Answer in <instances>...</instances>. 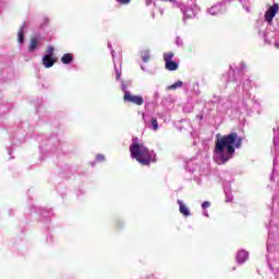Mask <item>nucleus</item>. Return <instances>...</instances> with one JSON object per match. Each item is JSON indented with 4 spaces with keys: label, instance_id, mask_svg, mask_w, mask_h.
I'll return each instance as SVG.
<instances>
[{
    "label": "nucleus",
    "instance_id": "13",
    "mask_svg": "<svg viewBox=\"0 0 279 279\" xmlns=\"http://www.w3.org/2000/svg\"><path fill=\"white\" fill-rule=\"evenodd\" d=\"M247 258H250V253H247V251L240 250L236 253V263H238V265H243V263H245L247 260Z\"/></svg>",
    "mask_w": 279,
    "mask_h": 279
},
{
    "label": "nucleus",
    "instance_id": "17",
    "mask_svg": "<svg viewBox=\"0 0 279 279\" xmlns=\"http://www.w3.org/2000/svg\"><path fill=\"white\" fill-rule=\"evenodd\" d=\"M140 53L143 62L147 63L151 60V51L149 49H143Z\"/></svg>",
    "mask_w": 279,
    "mask_h": 279
},
{
    "label": "nucleus",
    "instance_id": "4",
    "mask_svg": "<svg viewBox=\"0 0 279 279\" xmlns=\"http://www.w3.org/2000/svg\"><path fill=\"white\" fill-rule=\"evenodd\" d=\"M250 88H252V80L246 78L243 83V96L236 105L239 112H247L255 106H258V100H256L255 97H252Z\"/></svg>",
    "mask_w": 279,
    "mask_h": 279
},
{
    "label": "nucleus",
    "instance_id": "11",
    "mask_svg": "<svg viewBox=\"0 0 279 279\" xmlns=\"http://www.w3.org/2000/svg\"><path fill=\"white\" fill-rule=\"evenodd\" d=\"M182 12L185 19H195V16L199 14V7H197V4H194L192 7H187L185 10L182 9Z\"/></svg>",
    "mask_w": 279,
    "mask_h": 279
},
{
    "label": "nucleus",
    "instance_id": "40",
    "mask_svg": "<svg viewBox=\"0 0 279 279\" xmlns=\"http://www.w3.org/2000/svg\"><path fill=\"white\" fill-rule=\"evenodd\" d=\"M266 260H269V257H268V256L266 257Z\"/></svg>",
    "mask_w": 279,
    "mask_h": 279
},
{
    "label": "nucleus",
    "instance_id": "3",
    "mask_svg": "<svg viewBox=\"0 0 279 279\" xmlns=\"http://www.w3.org/2000/svg\"><path fill=\"white\" fill-rule=\"evenodd\" d=\"M131 158L137 160L143 167H149L151 162H156V153L138 142V137H133L130 146Z\"/></svg>",
    "mask_w": 279,
    "mask_h": 279
},
{
    "label": "nucleus",
    "instance_id": "30",
    "mask_svg": "<svg viewBox=\"0 0 279 279\" xmlns=\"http://www.w3.org/2000/svg\"><path fill=\"white\" fill-rule=\"evenodd\" d=\"M153 98H154L155 100L160 99V93H159L158 90H155V92H154V95H153Z\"/></svg>",
    "mask_w": 279,
    "mask_h": 279
},
{
    "label": "nucleus",
    "instance_id": "34",
    "mask_svg": "<svg viewBox=\"0 0 279 279\" xmlns=\"http://www.w3.org/2000/svg\"><path fill=\"white\" fill-rule=\"evenodd\" d=\"M160 15L162 16V14H165V10L163 9H159Z\"/></svg>",
    "mask_w": 279,
    "mask_h": 279
},
{
    "label": "nucleus",
    "instance_id": "2",
    "mask_svg": "<svg viewBox=\"0 0 279 279\" xmlns=\"http://www.w3.org/2000/svg\"><path fill=\"white\" fill-rule=\"evenodd\" d=\"M279 12V4L275 3L267 9L265 12L264 19L265 22L268 24V27L265 33L259 32L263 34L265 43L268 45H272L276 49H279V22L276 20L278 27H274L271 23H274V19Z\"/></svg>",
    "mask_w": 279,
    "mask_h": 279
},
{
    "label": "nucleus",
    "instance_id": "12",
    "mask_svg": "<svg viewBox=\"0 0 279 279\" xmlns=\"http://www.w3.org/2000/svg\"><path fill=\"white\" fill-rule=\"evenodd\" d=\"M108 49H110L111 51V57L113 60V64H114V75H116V80L119 81L121 80V65L118 68L117 66V54H114V50H112V44H108Z\"/></svg>",
    "mask_w": 279,
    "mask_h": 279
},
{
    "label": "nucleus",
    "instance_id": "31",
    "mask_svg": "<svg viewBox=\"0 0 279 279\" xmlns=\"http://www.w3.org/2000/svg\"><path fill=\"white\" fill-rule=\"evenodd\" d=\"M146 5H151L154 3V0H145Z\"/></svg>",
    "mask_w": 279,
    "mask_h": 279
},
{
    "label": "nucleus",
    "instance_id": "27",
    "mask_svg": "<svg viewBox=\"0 0 279 279\" xmlns=\"http://www.w3.org/2000/svg\"><path fill=\"white\" fill-rule=\"evenodd\" d=\"M175 45L177 47H184V40H182L180 37H177Z\"/></svg>",
    "mask_w": 279,
    "mask_h": 279
},
{
    "label": "nucleus",
    "instance_id": "32",
    "mask_svg": "<svg viewBox=\"0 0 279 279\" xmlns=\"http://www.w3.org/2000/svg\"><path fill=\"white\" fill-rule=\"evenodd\" d=\"M226 202H232V195H228V194H227V199H226Z\"/></svg>",
    "mask_w": 279,
    "mask_h": 279
},
{
    "label": "nucleus",
    "instance_id": "25",
    "mask_svg": "<svg viewBox=\"0 0 279 279\" xmlns=\"http://www.w3.org/2000/svg\"><path fill=\"white\" fill-rule=\"evenodd\" d=\"M274 145H279V128L274 129Z\"/></svg>",
    "mask_w": 279,
    "mask_h": 279
},
{
    "label": "nucleus",
    "instance_id": "9",
    "mask_svg": "<svg viewBox=\"0 0 279 279\" xmlns=\"http://www.w3.org/2000/svg\"><path fill=\"white\" fill-rule=\"evenodd\" d=\"M41 46H43V37H40V35H34L31 37L28 51L31 53H34V51H38V49H40Z\"/></svg>",
    "mask_w": 279,
    "mask_h": 279
},
{
    "label": "nucleus",
    "instance_id": "24",
    "mask_svg": "<svg viewBox=\"0 0 279 279\" xmlns=\"http://www.w3.org/2000/svg\"><path fill=\"white\" fill-rule=\"evenodd\" d=\"M197 169H199V166L196 163H187L186 166V171H189L190 173H195Z\"/></svg>",
    "mask_w": 279,
    "mask_h": 279
},
{
    "label": "nucleus",
    "instance_id": "16",
    "mask_svg": "<svg viewBox=\"0 0 279 279\" xmlns=\"http://www.w3.org/2000/svg\"><path fill=\"white\" fill-rule=\"evenodd\" d=\"M25 27H27V24H23L20 28V31L17 32V41L19 45H23V43H25Z\"/></svg>",
    "mask_w": 279,
    "mask_h": 279
},
{
    "label": "nucleus",
    "instance_id": "39",
    "mask_svg": "<svg viewBox=\"0 0 279 279\" xmlns=\"http://www.w3.org/2000/svg\"><path fill=\"white\" fill-rule=\"evenodd\" d=\"M274 165H276V158H275V160H274Z\"/></svg>",
    "mask_w": 279,
    "mask_h": 279
},
{
    "label": "nucleus",
    "instance_id": "15",
    "mask_svg": "<svg viewBox=\"0 0 279 279\" xmlns=\"http://www.w3.org/2000/svg\"><path fill=\"white\" fill-rule=\"evenodd\" d=\"M43 65L45 69H51L56 64V58L53 57H43L41 59Z\"/></svg>",
    "mask_w": 279,
    "mask_h": 279
},
{
    "label": "nucleus",
    "instance_id": "10",
    "mask_svg": "<svg viewBox=\"0 0 279 279\" xmlns=\"http://www.w3.org/2000/svg\"><path fill=\"white\" fill-rule=\"evenodd\" d=\"M226 10V2H219L207 9V14H210V16H218V14H223Z\"/></svg>",
    "mask_w": 279,
    "mask_h": 279
},
{
    "label": "nucleus",
    "instance_id": "21",
    "mask_svg": "<svg viewBox=\"0 0 279 279\" xmlns=\"http://www.w3.org/2000/svg\"><path fill=\"white\" fill-rule=\"evenodd\" d=\"M184 86V82L178 81L174 84L167 87V90H178V88H182Z\"/></svg>",
    "mask_w": 279,
    "mask_h": 279
},
{
    "label": "nucleus",
    "instance_id": "8",
    "mask_svg": "<svg viewBox=\"0 0 279 279\" xmlns=\"http://www.w3.org/2000/svg\"><path fill=\"white\" fill-rule=\"evenodd\" d=\"M123 99L126 104H134V106H143L145 104L143 96L133 95L132 92H126Z\"/></svg>",
    "mask_w": 279,
    "mask_h": 279
},
{
    "label": "nucleus",
    "instance_id": "22",
    "mask_svg": "<svg viewBox=\"0 0 279 279\" xmlns=\"http://www.w3.org/2000/svg\"><path fill=\"white\" fill-rule=\"evenodd\" d=\"M275 246H274V240L271 239V234H269L268 236V241L266 244V250L268 253H271L274 251Z\"/></svg>",
    "mask_w": 279,
    "mask_h": 279
},
{
    "label": "nucleus",
    "instance_id": "18",
    "mask_svg": "<svg viewBox=\"0 0 279 279\" xmlns=\"http://www.w3.org/2000/svg\"><path fill=\"white\" fill-rule=\"evenodd\" d=\"M62 64H71L73 62V54L72 53H64L61 57Z\"/></svg>",
    "mask_w": 279,
    "mask_h": 279
},
{
    "label": "nucleus",
    "instance_id": "19",
    "mask_svg": "<svg viewBox=\"0 0 279 279\" xmlns=\"http://www.w3.org/2000/svg\"><path fill=\"white\" fill-rule=\"evenodd\" d=\"M245 12H252V0H239Z\"/></svg>",
    "mask_w": 279,
    "mask_h": 279
},
{
    "label": "nucleus",
    "instance_id": "23",
    "mask_svg": "<svg viewBox=\"0 0 279 279\" xmlns=\"http://www.w3.org/2000/svg\"><path fill=\"white\" fill-rule=\"evenodd\" d=\"M53 51H56V48H53V46H48L44 58H53Z\"/></svg>",
    "mask_w": 279,
    "mask_h": 279
},
{
    "label": "nucleus",
    "instance_id": "37",
    "mask_svg": "<svg viewBox=\"0 0 279 279\" xmlns=\"http://www.w3.org/2000/svg\"><path fill=\"white\" fill-rule=\"evenodd\" d=\"M142 71H145V65H141Z\"/></svg>",
    "mask_w": 279,
    "mask_h": 279
},
{
    "label": "nucleus",
    "instance_id": "28",
    "mask_svg": "<svg viewBox=\"0 0 279 279\" xmlns=\"http://www.w3.org/2000/svg\"><path fill=\"white\" fill-rule=\"evenodd\" d=\"M120 5H129L132 0H116Z\"/></svg>",
    "mask_w": 279,
    "mask_h": 279
},
{
    "label": "nucleus",
    "instance_id": "26",
    "mask_svg": "<svg viewBox=\"0 0 279 279\" xmlns=\"http://www.w3.org/2000/svg\"><path fill=\"white\" fill-rule=\"evenodd\" d=\"M106 160V157L101 154L96 156V160L94 162H90L92 167H95V162H104Z\"/></svg>",
    "mask_w": 279,
    "mask_h": 279
},
{
    "label": "nucleus",
    "instance_id": "6",
    "mask_svg": "<svg viewBox=\"0 0 279 279\" xmlns=\"http://www.w3.org/2000/svg\"><path fill=\"white\" fill-rule=\"evenodd\" d=\"M142 119L146 128H148V130H151L153 132H158V130H160V124H158V119L155 118L154 116L142 113Z\"/></svg>",
    "mask_w": 279,
    "mask_h": 279
},
{
    "label": "nucleus",
    "instance_id": "5",
    "mask_svg": "<svg viewBox=\"0 0 279 279\" xmlns=\"http://www.w3.org/2000/svg\"><path fill=\"white\" fill-rule=\"evenodd\" d=\"M247 69L245 63L241 62L239 66L236 64H231L229 68V72L227 74V78L229 82H239V77L243 75V71Z\"/></svg>",
    "mask_w": 279,
    "mask_h": 279
},
{
    "label": "nucleus",
    "instance_id": "14",
    "mask_svg": "<svg viewBox=\"0 0 279 279\" xmlns=\"http://www.w3.org/2000/svg\"><path fill=\"white\" fill-rule=\"evenodd\" d=\"M177 204H179V213L183 215V217H191V209H189L183 201L178 199Z\"/></svg>",
    "mask_w": 279,
    "mask_h": 279
},
{
    "label": "nucleus",
    "instance_id": "29",
    "mask_svg": "<svg viewBox=\"0 0 279 279\" xmlns=\"http://www.w3.org/2000/svg\"><path fill=\"white\" fill-rule=\"evenodd\" d=\"M202 208H203V210H206V208H210V202H208V201L203 202Z\"/></svg>",
    "mask_w": 279,
    "mask_h": 279
},
{
    "label": "nucleus",
    "instance_id": "7",
    "mask_svg": "<svg viewBox=\"0 0 279 279\" xmlns=\"http://www.w3.org/2000/svg\"><path fill=\"white\" fill-rule=\"evenodd\" d=\"M173 52H165L163 60L166 62V70L167 71H178L180 68V63L173 61Z\"/></svg>",
    "mask_w": 279,
    "mask_h": 279
},
{
    "label": "nucleus",
    "instance_id": "36",
    "mask_svg": "<svg viewBox=\"0 0 279 279\" xmlns=\"http://www.w3.org/2000/svg\"><path fill=\"white\" fill-rule=\"evenodd\" d=\"M197 181V184H202V181L199 179H195Z\"/></svg>",
    "mask_w": 279,
    "mask_h": 279
},
{
    "label": "nucleus",
    "instance_id": "33",
    "mask_svg": "<svg viewBox=\"0 0 279 279\" xmlns=\"http://www.w3.org/2000/svg\"><path fill=\"white\" fill-rule=\"evenodd\" d=\"M203 215L204 217H208V210L204 209Z\"/></svg>",
    "mask_w": 279,
    "mask_h": 279
},
{
    "label": "nucleus",
    "instance_id": "1",
    "mask_svg": "<svg viewBox=\"0 0 279 279\" xmlns=\"http://www.w3.org/2000/svg\"><path fill=\"white\" fill-rule=\"evenodd\" d=\"M243 140L236 133L221 136L216 135L214 160L217 165H226L234 156V151L241 148Z\"/></svg>",
    "mask_w": 279,
    "mask_h": 279
},
{
    "label": "nucleus",
    "instance_id": "20",
    "mask_svg": "<svg viewBox=\"0 0 279 279\" xmlns=\"http://www.w3.org/2000/svg\"><path fill=\"white\" fill-rule=\"evenodd\" d=\"M130 86H132V81H121V90L124 93H130V90H128V88H130Z\"/></svg>",
    "mask_w": 279,
    "mask_h": 279
},
{
    "label": "nucleus",
    "instance_id": "38",
    "mask_svg": "<svg viewBox=\"0 0 279 279\" xmlns=\"http://www.w3.org/2000/svg\"><path fill=\"white\" fill-rule=\"evenodd\" d=\"M270 180H274V174L270 175Z\"/></svg>",
    "mask_w": 279,
    "mask_h": 279
},
{
    "label": "nucleus",
    "instance_id": "35",
    "mask_svg": "<svg viewBox=\"0 0 279 279\" xmlns=\"http://www.w3.org/2000/svg\"><path fill=\"white\" fill-rule=\"evenodd\" d=\"M151 19H156V13L151 12Z\"/></svg>",
    "mask_w": 279,
    "mask_h": 279
}]
</instances>
